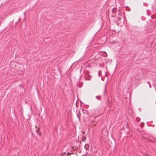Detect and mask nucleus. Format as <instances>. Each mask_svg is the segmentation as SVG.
<instances>
[{"instance_id": "f257e3e1", "label": "nucleus", "mask_w": 156, "mask_h": 156, "mask_svg": "<svg viewBox=\"0 0 156 156\" xmlns=\"http://www.w3.org/2000/svg\"><path fill=\"white\" fill-rule=\"evenodd\" d=\"M84 74V78L86 80H90L91 76L89 74L88 72H85Z\"/></svg>"}, {"instance_id": "f03ea898", "label": "nucleus", "mask_w": 156, "mask_h": 156, "mask_svg": "<svg viewBox=\"0 0 156 156\" xmlns=\"http://www.w3.org/2000/svg\"><path fill=\"white\" fill-rule=\"evenodd\" d=\"M107 84H108V82H107V83L106 84L105 86V89H104V95H105L107 93L106 90H107Z\"/></svg>"}, {"instance_id": "7ed1b4c3", "label": "nucleus", "mask_w": 156, "mask_h": 156, "mask_svg": "<svg viewBox=\"0 0 156 156\" xmlns=\"http://www.w3.org/2000/svg\"><path fill=\"white\" fill-rule=\"evenodd\" d=\"M96 151H97V152L96 155L97 156H101V151L100 150H96Z\"/></svg>"}, {"instance_id": "20e7f679", "label": "nucleus", "mask_w": 156, "mask_h": 156, "mask_svg": "<svg viewBox=\"0 0 156 156\" xmlns=\"http://www.w3.org/2000/svg\"><path fill=\"white\" fill-rule=\"evenodd\" d=\"M123 128L124 129L127 130V131H128L129 130V128L127 124H126L123 127Z\"/></svg>"}, {"instance_id": "39448f33", "label": "nucleus", "mask_w": 156, "mask_h": 156, "mask_svg": "<svg viewBox=\"0 0 156 156\" xmlns=\"http://www.w3.org/2000/svg\"><path fill=\"white\" fill-rule=\"evenodd\" d=\"M89 146L88 144H86L84 146V148L86 150H87L89 149Z\"/></svg>"}, {"instance_id": "423d86ee", "label": "nucleus", "mask_w": 156, "mask_h": 156, "mask_svg": "<svg viewBox=\"0 0 156 156\" xmlns=\"http://www.w3.org/2000/svg\"><path fill=\"white\" fill-rule=\"evenodd\" d=\"M95 150L93 152V154L94 155H96V154L97 153V151H96V150H97L96 149L95 147Z\"/></svg>"}, {"instance_id": "0eeeda50", "label": "nucleus", "mask_w": 156, "mask_h": 156, "mask_svg": "<svg viewBox=\"0 0 156 156\" xmlns=\"http://www.w3.org/2000/svg\"><path fill=\"white\" fill-rule=\"evenodd\" d=\"M83 83L82 82H81L80 83H80H79L78 84V86L79 87H82V86L83 85Z\"/></svg>"}, {"instance_id": "6e6552de", "label": "nucleus", "mask_w": 156, "mask_h": 156, "mask_svg": "<svg viewBox=\"0 0 156 156\" xmlns=\"http://www.w3.org/2000/svg\"><path fill=\"white\" fill-rule=\"evenodd\" d=\"M63 152L61 153V156H63L64 154H66V151H64L63 150H62Z\"/></svg>"}, {"instance_id": "1a4fd4ad", "label": "nucleus", "mask_w": 156, "mask_h": 156, "mask_svg": "<svg viewBox=\"0 0 156 156\" xmlns=\"http://www.w3.org/2000/svg\"><path fill=\"white\" fill-rule=\"evenodd\" d=\"M104 55H103V56L105 57H106L107 55V53L105 52H104Z\"/></svg>"}, {"instance_id": "9d476101", "label": "nucleus", "mask_w": 156, "mask_h": 156, "mask_svg": "<svg viewBox=\"0 0 156 156\" xmlns=\"http://www.w3.org/2000/svg\"><path fill=\"white\" fill-rule=\"evenodd\" d=\"M147 83L149 85V87L150 88H151V86L150 84V83L149 81H147Z\"/></svg>"}, {"instance_id": "9b49d317", "label": "nucleus", "mask_w": 156, "mask_h": 156, "mask_svg": "<svg viewBox=\"0 0 156 156\" xmlns=\"http://www.w3.org/2000/svg\"><path fill=\"white\" fill-rule=\"evenodd\" d=\"M136 120L137 122H139L140 120V119L139 118H136Z\"/></svg>"}, {"instance_id": "f8f14e48", "label": "nucleus", "mask_w": 156, "mask_h": 156, "mask_svg": "<svg viewBox=\"0 0 156 156\" xmlns=\"http://www.w3.org/2000/svg\"><path fill=\"white\" fill-rule=\"evenodd\" d=\"M96 98L97 99H98L99 100H100L101 99L100 98H99V96H97L96 97Z\"/></svg>"}, {"instance_id": "ddd939ff", "label": "nucleus", "mask_w": 156, "mask_h": 156, "mask_svg": "<svg viewBox=\"0 0 156 156\" xmlns=\"http://www.w3.org/2000/svg\"><path fill=\"white\" fill-rule=\"evenodd\" d=\"M153 122L152 121H151L149 123H148V125H150Z\"/></svg>"}, {"instance_id": "4468645a", "label": "nucleus", "mask_w": 156, "mask_h": 156, "mask_svg": "<svg viewBox=\"0 0 156 156\" xmlns=\"http://www.w3.org/2000/svg\"><path fill=\"white\" fill-rule=\"evenodd\" d=\"M73 154V153H71L68 152V153H67V155H69V154Z\"/></svg>"}, {"instance_id": "2eb2a0df", "label": "nucleus", "mask_w": 156, "mask_h": 156, "mask_svg": "<svg viewBox=\"0 0 156 156\" xmlns=\"http://www.w3.org/2000/svg\"><path fill=\"white\" fill-rule=\"evenodd\" d=\"M148 126H152V127H154V126H155V125H148Z\"/></svg>"}, {"instance_id": "dca6fc26", "label": "nucleus", "mask_w": 156, "mask_h": 156, "mask_svg": "<svg viewBox=\"0 0 156 156\" xmlns=\"http://www.w3.org/2000/svg\"><path fill=\"white\" fill-rule=\"evenodd\" d=\"M142 17L144 18V19H143L142 18H141V19H142V20H145V17H143V16H142Z\"/></svg>"}, {"instance_id": "f3484780", "label": "nucleus", "mask_w": 156, "mask_h": 156, "mask_svg": "<svg viewBox=\"0 0 156 156\" xmlns=\"http://www.w3.org/2000/svg\"><path fill=\"white\" fill-rule=\"evenodd\" d=\"M78 117L79 118V119H80V116H79L78 115H77Z\"/></svg>"}, {"instance_id": "a211bd4d", "label": "nucleus", "mask_w": 156, "mask_h": 156, "mask_svg": "<svg viewBox=\"0 0 156 156\" xmlns=\"http://www.w3.org/2000/svg\"><path fill=\"white\" fill-rule=\"evenodd\" d=\"M78 117L79 118V119H80V116H79L78 115H77Z\"/></svg>"}, {"instance_id": "6ab92c4d", "label": "nucleus", "mask_w": 156, "mask_h": 156, "mask_svg": "<svg viewBox=\"0 0 156 156\" xmlns=\"http://www.w3.org/2000/svg\"><path fill=\"white\" fill-rule=\"evenodd\" d=\"M82 109V110L83 112V113H85V112H83V109Z\"/></svg>"}, {"instance_id": "aec40b11", "label": "nucleus", "mask_w": 156, "mask_h": 156, "mask_svg": "<svg viewBox=\"0 0 156 156\" xmlns=\"http://www.w3.org/2000/svg\"><path fill=\"white\" fill-rule=\"evenodd\" d=\"M85 139H83V140H82V141H85Z\"/></svg>"}, {"instance_id": "412c9836", "label": "nucleus", "mask_w": 156, "mask_h": 156, "mask_svg": "<svg viewBox=\"0 0 156 156\" xmlns=\"http://www.w3.org/2000/svg\"><path fill=\"white\" fill-rule=\"evenodd\" d=\"M100 72H101V71H99V73H98V74H99V76H100V75H99V73H100Z\"/></svg>"}, {"instance_id": "4be33fe9", "label": "nucleus", "mask_w": 156, "mask_h": 156, "mask_svg": "<svg viewBox=\"0 0 156 156\" xmlns=\"http://www.w3.org/2000/svg\"><path fill=\"white\" fill-rule=\"evenodd\" d=\"M18 23V22H16V24Z\"/></svg>"}, {"instance_id": "5701e85b", "label": "nucleus", "mask_w": 156, "mask_h": 156, "mask_svg": "<svg viewBox=\"0 0 156 156\" xmlns=\"http://www.w3.org/2000/svg\"><path fill=\"white\" fill-rule=\"evenodd\" d=\"M21 20V19H19L18 20V21H20V20Z\"/></svg>"}, {"instance_id": "b1692460", "label": "nucleus", "mask_w": 156, "mask_h": 156, "mask_svg": "<svg viewBox=\"0 0 156 156\" xmlns=\"http://www.w3.org/2000/svg\"><path fill=\"white\" fill-rule=\"evenodd\" d=\"M147 15H148V16H149L150 15V14L148 13H147Z\"/></svg>"}, {"instance_id": "393cba45", "label": "nucleus", "mask_w": 156, "mask_h": 156, "mask_svg": "<svg viewBox=\"0 0 156 156\" xmlns=\"http://www.w3.org/2000/svg\"><path fill=\"white\" fill-rule=\"evenodd\" d=\"M151 17L153 19V17H152V16H151Z\"/></svg>"}, {"instance_id": "a878e982", "label": "nucleus", "mask_w": 156, "mask_h": 156, "mask_svg": "<svg viewBox=\"0 0 156 156\" xmlns=\"http://www.w3.org/2000/svg\"><path fill=\"white\" fill-rule=\"evenodd\" d=\"M147 12H148V10H147Z\"/></svg>"}]
</instances>
